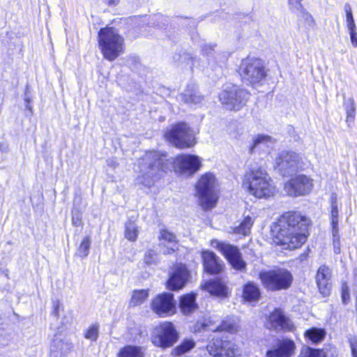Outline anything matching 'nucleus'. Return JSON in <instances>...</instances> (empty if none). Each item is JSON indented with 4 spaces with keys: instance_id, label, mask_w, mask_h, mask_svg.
Segmentation results:
<instances>
[{
    "instance_id": "56",
    "label": "nucleus",
    "mask_w": 357,
    "mask_h": 357,
    "mask_svg": "<svg viewBox=\"0 0 357 357\" xmlns=\"http://www.w3.org/2000/svg\"><path fill=\"white\" fill-rule=\"evenodd\" d=\"M180 58H181V52L180 50L173 56V61L177 65H180Z\"/></svg>"
},
{
    "instance_id": "36",
    "label": "nucleus",
    "mask_w": 357,
    "mask_h": 357,
    "mask_svg": "<svg viewBox=\"0 0 357 357\" xmlns=\"http://www.w3.org/2000/svg\"><path fill=\"white\" fill-rule=\"evenodd\" d=\"M338 208L336 202V198L333 195L331 197V225L332 230L336 232L338 228Z\"/></svg>"
},
{
    "instance_id": "29",
    "label": "nucleus",
    "mask_w": 357,
    "mask_h": 357,
    "mask_svg": "<svg viewBox=\"0 0 357 357\" xmlns=\"http://www.w3.org/2000/svg\"><path fill=\"white\" fill-rule=\"evenodd\" d=\"M271 137L266 135H258L253 139L252 144L249 147V153H254L257 150L263 149L267 146L268 143L271 142Z\"/></svg>"
},
{
    "instance_id": "49",
    "label": "nucleus",
    "mask_w": 357,
    "mask_h": 357,
    "mask_svg": "<svg viewBox=\"0 0 357 357\" xmlns=\"http://www.w3.org/2000/svg\"><path fill=\"white\" fill-rule=\"evenodd\" d=\"M332 235L334 252L335 254H340L341 249L339 230H336V232H335L334 230H332Z\"/></svg>"
},
{
    "instance_id": "19",
    "label": "nucleus",
    "mask_w": 357,
    "mask_h": 357,
    "mask_svg": "<svg viewBox=\"0 0 357 357\" xmlns=\"http://www.w3.org/2000/svg\"><path fill=\"white\" fill-rule=\"evenodd\" d=\"M331 277V270L327 266L322 265L317 270L316 283L319 292L324 296H328L331 294L332 287Z\"/></svg>"
},
{
    "instance_id": "42",
    "label": "nucleus",
    "mask_w": 357,
    "mask_h": 357,
    "mask_svg": "<svg viewBox=\"0 0 357 357\" xmlns=\"http://www.w3.org/2000/svg\"><path fill=\"white\" fill-rule=\"evenodd\" d=\"M299 357H326V356L321 349L306 347L302 349Z\"/></svg>"
},
{
    "instance_id": "43",
    "label": "nucleus",
    "mask_w": 357,
    "mask_h": 357,
    "mask_svg": "<svg viewBox=\"0 0 357 357\" xmlns=\"http://www.w3.org/2000/svg\"><path fill=\"white\" fill-rule=\"evenodd\" d=\"M159 238L172 245H176L178 242L176 235L167 229H160Z\"/></svg>"
},
{
    "instance_id": "34",
    "label": "nucleus",
    "mask_w": 357,
    "mask_h": 357,
    "mask_svg": "<svg viewBox=\"0 0 357 357\" xmlns=\"http://www.w3.org/2000/svg\"><path fill=\"white\" fill-rule=\"evenodd\" d=\"M253 222L254 221L250 216L248 215L245 217L241 224L234 228V232L243 236L248 235L250 233Z\"/></svg>"
},
{
    "instance_id": "57",
    "label": "nucleus",
    "mask_w": 357,
    "mask_h": 357,
    "mask_svg": "<svg viewBox=\"0 0 357 357\" xmlns=\"http://www.w3.org/2000/svg\"><path fill=\"white\" fill-rule=\"evenodd\" d=\"M107 1L109 6L116 5L119 2V0H107Z\"/></svg>"
},
{
    "instance_id": "20",
    "label": "nucleus",
    "mask_w": 357,
    "mask_h": 357,
    "mask_svg": "<svg viewBox=\"0 0 357 357\" xmlns=\"http://www.w3.org/2000/svg\"><path fill=\"white\" fill-rule=\"evenodd\" d=\"M179 99L189 107H196L200 105L204 96L200 94L195 84H188L184 91L180 94Z\"/></svg>"
},
{
    "instance_id": "44",
    "label": "nucleus",
    "mask_w": 357,
    "mask_h": 357,
    "mask_svg": "<svg viewBox=\"0 0 357 357\" xmlns=\"http://www.w3.org/2000/svg\"><path fill=\"white\" fill-rule=\"evenodd\" d=\"M144 261L147 265L156 264L158 261V254L154 250H149L145 252Z\"/></svg>"
},
{
    "instance_id": "21",
    "label": "nucleus",
    "mask_w": 357,
    "mask_h": 357,
    "mask_svg": "<svg viewBox=\"0 0 357 357\" xmlns=\"http://www.w3.org/2000/svg\"><path fill=\"white\" fill-rule=\"evenodd\" d=\"M73 348L71 342L56 335L50 344V357H66Z\"/></svg>"
},
{
    "instance_id": "13",
    "label": "nucleus",
    "mask_w": 357,
    "mask_h": 357,
    "mask_svg": "<svg viewBox=\"0 0 357 357\" xmlns=\"http://www.w3.org/2000/svg\"><path fill=\"white\" fill-rule=\"evenodd\" d=\"M300 167L299 155L293 151H282L275 159V168L282 176H290Z\"/></svg>"
},
{
    "instance_id": "35",
    "label": "nucleus",
    "mask_w": 357,
    "mask_h": 357,
    "mask_svg": "<svg viewBox=\"0 0 357 357\" xmlns=\"http://www.w3.org/2000/svg\"><path fill=\"white\" fill-rule=\"evenodd\" d=\"M195 347L193 340L185 339L178 346L174 349L175 356H181L192 349Z\"/></svg>"
},
{
    "instance_id": "52",
    "label": "nucleus",
    "mask_w": 357,
    "mask_h": 357,
    "mask_svg": "<svg viewBox=\"0 0 357 357\" xmlns=\"http://www.w3.org/2000/svg\"><path fill=\"white\" fill-rule=\"evenodd\" d=\"M155 20L160 23L158 24V26L161 28H166L169 25L170 19L168 17L160 14L155 15Z\"/></svg>"
},
{
    "instance_id": "59",
    "label": "nucleus",
    "mask_w": 357,
    "mask_h": 357,
    "mask_svg": "<svg viewBox=\"0 0 357 357\" xmlns=\"http://www.w3.org/2000/svg\"><path fill=\"white\" fill-rule=\"evenodd\" d=\"M218 14H219V15H220H220H222V17H223V18H224V17H226V15H227V14H226V13H223V12H222V11H219V12H218Z\"/></svg>"
},
{
    "instance_id": "50",
    "label": "nucleus",
    "mask_w": 357,
    "mask_h": 357,
    "mask_svg": "<svg viewBox=\"0 0 357 357\" xmlns=\"http://www.w3.org/2000/svg\"><path fill=\"white\" fill-rule=\"evenodd\" d=\"M301 13V17L304 20L305 24L310 26L312 27L315 24L314 20L312 15L309 13L305 9L302 10Z\"/></svg>"
},
{
    "instance_id": "10",
    "label": "nucleus",
    "mask_w": 357,
    "mask_h": 357,
    "mask_svg": "<svg viewBox=\"0 0 357 357\" xmlns=\"http://www.w3.org/2000/svg\"><path fill=\"white\" fill-rule=\"evenodd\" d=\"M211 245L225 257L234 269L240 271L245 270L246 262L237 246L218 240L211 241Z\"/></svg>"
},
{
    "instance_id": "40",
    "label": "nucleus",
    "mask_w": 357,
    "mask_h": 357,
    "mask_svg": "<svg viewBox=\"0 0 357 357\" xmlns=\"http://www.w3.org/2000/svg\"><path fill=\"white\" fill-rule=\"evenodd\" d=\"M84 336L86 339L96 342L99 336V325L94 324L91 325L84 332Z\"/></svg>"
},
{
    "instance_id": "55",
    "label": "nucleus",
    "mask_w": 357,
    "mask_h": 357,
    "mask_svg": "<svg viewBox=\"0 0 357 357\" xmlns=\"http://www.w3.org/2000/svg\"><path fill=\"white\" fill-rule=\"evenodd\" d=\"M177 249L176 245H172L171 247H167L166 249L164 250L163 253L165 255H172L175 252Z\"/></svg>"
},
{
    "instance_id": "38",
    "label": "nucleus",
    "mask_w": 357,
    "mask_h": 357,
    "mask_svg": "<svg viewBox=\"0 0 357 357\" xmlns=\"http://www.w3.org/2000/svg\"><path fill=\"white\" fill-rule=\"evenodd\" d=\"M91 243L90 236H85L77 250L76 255L82 259L86 258L89 253Z\"/></svg>"
},
{
    "instance_id": "23",
    "label": "nucleus",
    "mask_w": 357,
    "mask_h": 357,
    "mask_svg": "<svg viewBox=\"0 0 357 357\" xmlns=\"http://www.w3.org/2000/svg\"><path fill=\"white\" fill-rule=\"evenodd\" d=\"M215 47L216 45H204L202 49V54L206 56L209 65L213 66L217 64L222 67L226 63L229 54L227 52L218 53L215 50Z\"/></svg>"
},
{
    "instance_id": "31",
    "label": "nucleus",
    "mask_w": 357,
    "mask_h": 357,
    "mask_svg": "<svg viewBox=\"0 0 357 357\" xmlns=\"http://www.w3.org/2000/svg\"><path fill=\"white\" fill-rule=\"evenodd\" d=\"M343 105L347 114L346 122L348 126H350L354 122L356 115V104L354 100L352 98L345 100Z\"/></svg>"
},
{
    "instance_id": "32",
    "label": "nucleus",
    "mask_w": 357,
    "mask_h": 357,
    "mask_svg": "<svg viewBox=\"0 0 357 357\" xmlns=\"http://www.w3.org/2000/svg\"><path fill=\"white\" fill-rule=\"evenodd\" d=\"M149 296V291L147 289L135 290L132 292L130 301L132 306H137L143 303Z\"/></svg>"
},
{
    "instance_id": "60",
    "label": "nucleus",
    "mask_w": 357,
    "mask_h": 357,
    "mask_svg": "<svg viewBox=\"0 0 357 357\" xmlns=\"http://www.w3.org/2000/svg\"><path fill=\"white\" fill-rule=\"evenodd\" d=\"M179 20H180V19H179L178 17H174V21Z\"/></svg>"
},
{
    "instance_id": "6",
    "label": "nucleus",
    "mask_w": 357,
    "mask_h": 357,
    "mask_svg": "<svg viewBox=\"0 0 357 357\" xmlns=\"http://www.w3.org/2000/svg\"><path fill=\"white\" fill-rule=\"evenodd\" d=\"M250 92L233 84H227L219 93V100L227 109L238 111L246 105Z\"/></svg>"
},
{
    "instance_id": "9",
    "label": "nucleus",
    "mask_w": 357,
    "mask_h": 357,
    "mask_svg": "<svg viewBox=\"0 0 357 357\" xmlns=\"http://www.w3.org/2000/svg\"><path fill=\"white\" fill-rule=\"evenodd\" d=\"M166 139L177 148H189L195 144L192 131L187 123L181 122L175 124L165 133Z\"/></svg>"
},
{
    "instance_id": "33",
    "label": "nucleus",
    "mask_w": 357,
    "mask_h": 357,
    "mask_svg": "<svg viewBox=\"0 0 357 357\" xmlns=\"http://www.w3.org/2000/svg\"><path fill=\"white\" fill-rule=\"evenodd\" d=\"M253 222L254 221L250 216L248 215L245 217L241 224L234 228V232L243 236L248 235L250 233Z\"/></svg>"
},
{
    "instance_id": "12",
    "label": "nucleus",
    "mask_w": 357,
    "mask_h": 357,
    "mask_svg": "<svg viewBox=\"0 0 357 357\" xmlns=\"http://www.w3.org/2000/svg\"><path fill=\"white\" fill-rule=\"evenodd\" d=\"M178 338V334L174 324L164 322L156 329V334L152 337V342L155 346L165 349L173 346Z\"/></svg>"
},
{
    "instance_id": "30",
    "label": "nucleus",
    "mask_w": 357,
    "mask_h": 357,
    "mask_svg": "<svg viewBox=\"0 0 357 357\" xmlns=\"http://www.w3.org/2000/svg\"><path fill=\"white\" fill-rule=\"evenodd\" d=\"M144 354L140 347L135 345H126L121 348L117 357H143Z\"/></svg>"
},
{
    "instance_id": "45",
    "label": "nucleus",
    "mask_w": 357,
    "mask_h": 357,
    "mask_svg": "<svg viewBox=\"0 0 357 357\" xmlns=\"http://www.w3.org/2000/svg\"><path fill=\"white\" fill-rule=\"evenodd\" d=\"M347 338L351 349V357H357V336L349 334L347 335Z\"/></svg>"
},
{
    "instance_id": "39",
    "label": "nucleus",
    "mask_w": 357,
    "mask_h": 357,
    "mask_svg": "<svg viewBox=\"0 0 357 357\" xmlns=\"http://www.w3.org/2000/svg\"><path fill=\"white\" fill-rule=\"evenodd\" d=\"M181 52V58H180V65L185 63L189 66L191 69L196 66L197 63L198 64V59L197 57H194L191 55V54L186 52L183 50H180Z\"/></svg>"
},
{
    "instance_id": "25",
    "label": "nucleus",
    "mask_w": 357,
    "mask_h": 357,
    "mask_svg": "<svg viewBox=\"0 0 357 357\" xmlns=\"http://www.w3.org/2000/svg\"><path fill=\"white\" fill-rule=\"evenodd\" d=\"M204 287L213 296L221 298H225L227 296V287L220 280H209L205 283Z\"/></svg>"
},
{
    "instance_id": "15",
    "label": "nucleus",
    "mask_w": 357,
    "mask_h": 357,
    "mask_svg": "<svg viewBox=\"0 0 357 357\" xmlns=\"http://www.w3.org/2000/svg\"><path fill=\"white\" fill-rule=\"evenodd\" d=\"M153 310L160 317L169 316L176 312V301L172 293H163L156 296L151 303Z\"/></svg>"
},
{
    "instance_id": "53",
    "label": "nucleus",
    "mask_w": 357,
    "mask_h": 357,
    "mask_svg": "<svg viewBox=\"0 0 357 357\" xmlns=\"http://www.w3.org/2000/svg\"><path fill=\"white\" fill-rule=\"evenodd\" d=\"M351 43L354 47H357V32L356 30L349 31Z\"/></svg>"
},
{
    "instance_id": "8",
    "label": "nucleus",
    "mask_w": 357,
    "mask_h": 357,
    "mask_svg": "<svg viewBox=\"0 0 357 357\" xmlns=\"http://www.w3.org/2000/svg\"><path fill=\"white\" fill-rule=\"evenodd\" d=\"M215 177L208 172L203 174L197 185V194L204 210H208L216 204L218 197L215 192Z\"/></svg>"
},
{
    "instance_id": "18",
    "label": "nucleus",
    "mask_w": 357,
    "mask_h": 357,
    "mask_svg": "<svg viewBox=\"0 0 357 357\" xmlns=\"http://www.w3.org/2000/svg\"><path fill=\"white\" fill-rule=\"evenodd\" d=\"M202 257L204 271L207 273L216 275L222 273L224 263L213 252L204 250L202 252Z\"/></svg>"
},
{
    "instance_id": "4",
    "label": "nucleus",
    "mask_w": 357,
    "mask_h": 357,
    "mask_svg": "<svg viewBox=\"0 0 357 357\" xmlns=\"http://www.w3.org/2000/svg\"><path fill=\"white\" fill-rule=\"evenodd\" d=\"M123 38L113 27L101 28L98 31V43L105 59L112 61L122 52Z\"/></svg>"
},
{
    "instance_id": "41",
    "label": "nucleus",
    "mask_w": 357,
    "mask_h": 357,
    "mask_svg": "<svg viewBox=\"0 0 357 357\" xmlns=\"http://www.w3.org/2000/svg\"><path fill=\"white\" fill-rule=\"evenodd\" d=\"M344 8L346 13V22L347 29H349V31L356 30V26L354 22L351 6L349 3H346L344 5Z\"/></svg>"
},
{
    "instance_id": "47",
    "label": "nucleus",
    "mask_w": 357,
    "mask_h": 357,
    "mask_svg": "<svg viewBox=\"0 0 357 357\" xmlns=\"http://www.w3.org/2000/svg\"><path fill=\"white\" fill-rule=\"evenodd\" d=\"M303 0H288V5L289 9L294 12H301L305 8L303 6L302 1Z\"/></svg>"
},
{
    "instance_id": "1",
    "label": "nucleus",
    "mask_w": 357,
    "mask_h": 357,
    "mask_svg": "<svg viewBox=\"0 0 357 357\" xmlns=\"http://www.w3.org/2000/svg\"><path fill=\"white\" fill-rule=\"evenodd\" d=\"M200 158L195 155H181L174 160L167 154L151 151L146 154L140 163V174L136 178V185L150 189L162 173L172 168L181 175L191 176L201 167Z\"/></svg>"
},
{
    "instance_id": "26",
    "label": "nucleus",
    "mask_w": 357,
    "mask_h": 357,
    "mask_svg": "<svg viewBox=\"0 0 357 357\" xmlns=\"http://www.w3.org/2000/svg\"><path fill=\"white\" fill-rule=\"evenodd\" d=\"M202 326L204 329H206L208 327V330L213 332L226 331L229 333L234 332L237 327L236 320L233 317H226L221 321L220 324L216 326H209L205 323L202 324Z\"/></svg>"
},
{
    "instance_id": "5",
    "label": "nucleus",
    "mask_w": 357,
    "mask_h": 357,
    "mask_svg": "<svg viewBox=\"0 0 357 357\" xmlns=\"http://www.w3.org/2000/svg\"><path fill=\"white\" fill-rule=\"evenodd\" d=\"M259 278L264 288L271 291L288 289L293 282L291 273L287 269L281 268L261 271Z\"/></svg>"
},
{
    "instance_id": "16",
    "label": "nucleus",
    "mask_w": 357,
    "mask_h": 357,
    "mask_svg": "<svg viewBox=\"0 0 357 357\" xmlns=\"http://www.w3.org/2000/svg\"><path fill=\"white\" fill-rule=\"evenodd\" d=\"M190 272L184 264L177 266L169 275L167 281V287L172 291L183 289L188 281Z\"/></svg>"
},
{
    "instance_id": "27",
    "label": "nucleus",
    "mask_w": 357,
    "mask_h": 357,
    "mask_svg": "<svg viewBox=\"0 0 357 357\" xmlns=\"http://www.w3.org/2000/svg\"><path fill=\"white\" fill-rule=\"evenodd\" d=\"M179 307L184 314H189L197 308L196 296L194 294H185L181 297Z\"/></svg>"
},
{
    "instance_id": "51",
    "label": "nucleus",
    "mask_w": 357,
    "mask_h": 357,
    "mask_svg": "<svg viewBox=\"0 0 357 357\" xmlns=\"http://www.w3.org/2000/svg\"><path fill=\"white\" fill-rule=\"evenodd\" d=\"M72 223L75 227H79L82 225V214L78 210H73L72 211Z\"/></svg>"
},
{
    "instance_id": "14",
    "label": "nucleus",
    "mask_w": 357,
    "mask_h": 357,
    "mask_svg": "<svg viewBox=\"0 0 357 357\" xmlns=\"http://www.w3.org/2000/svg\"><path fill=\"white\" fill-rule=\"evenodd\" d=\"M208 354L213 357H234L236 346L227 337H213L206 346Z\"/></svg>"
},
{
    "instance_id": "22",
    "label": "nucleus",
    "mask_w": 357,
    "mask_h": 357,
    "mask_svg": "<svg viewBox=\"0 0 357 357\" xmlns=\"http://www.w3.org/2000/svg\"><path fill=\"white\" fill-rule=\"evenodd\" d=\"M271 328L275 331H291L294 326L280 310L275 309L268 317Z\"/></svg>"
},
{
    "instance_id": "54",
    "label": "nucleus",
    "mask_w": 357,
    "mask_h": 357,
    "mask_svg": "<svg viewBox=\"0 0 357 357\" xmlns=\"http://www.w3.org/2000/svg\"><path fill=\"white\" fill-rule=\"evenodd\" d=\"M60 305H61V304H60L59 301H58L53 303L54 308H53L52 314L56 318L59 317Z\"/></svg>"
},
{
    "instance_id": "2",
    "label": "nucleus",
    "mask_w": 357,
    "mask_h": 357,
    "mask_svg": "<svg viewBox=\"0 0 357 357\" xmlns=\"http://www.w3.org/2000/svg\"><path fill=\"white\" fill-rule=\"evenodd\" d=\"M310 220L298 212H287L273 229L274 242L284 249L300 248L307 240Z\"/></svg>"
},
{
    "instance_id": "28",
    "label": "nucleus",
    "mask_w": 357,
    "mask_h": 357,
    "mask_svg": "<svg viewBox=\"0 0 357 357\" xmlns=\"http://www.w3.org/2000/svg\"><path fill=\"white\" fill-rule=\"evenodd\" d=\"M326 331L321 328L312 327L305 332V337L312 344L321 342L326 337Z\"/></svg>"
},
{
    "instance_id": "46",
    "label": "nucleus",
    "mask_w": 357,
    "mask_h": 357,
    "mask_svg": "<svg viewBox=\"0 0 357 357\" xmlns=\"http://www.w3.org/2000/svg\"><path fill=\"white\" fill-rule=\"evenodd\" d=\"M24 103H25V108L26 110H28L31 114L33 113V107L31 105L32 102V96L29 90V86L26 85L24 92Z\"/></svg>"
},
{
    "instance_id": "11",
    "label": "nucleus",
    "mask_w": 357,
    "mask_h": 357,
    "mask_svg": "<svg viewBox=\"0 0 357 357\" xmlns=\"http://www.w3.org/2000/svg\"><path fill=\"white\" fill-rule=\"evenodd\" d=\"M313 188V180L304 174L296 175L284 184V191L289 196L299 197L309 194Z\"/></svg>"
},
{
    "instance_id": "3",
    "label": "nucleus",
    "mask_w": 357,
    "mask_h": 357,
    "mask_svg": "<svg viewBox=\"0 0 357 357\" xmlns=\"http://www.w3.org/2000/svg\"><path fill=\"white\" fill-rule=\"evenodd\" d=\"M243 185L259 199L272 197L276 191L271 177L262 167H251L244 175Z\"/></svg>"
},
{
    "instance_id": "48",
    "label": "nucleus",
    "mask_w": 357,
    "mask_h": 357,
    "mask_svg": "<svg viewBox=\"0 0 357 357\" xmlns=\"http://www.w3.org/2000/svg\"><path fill=\"white\" fill-rule=\"evenodd\" d=\"M341 298L343 304L347 305L350 300V291L349 288L346 282L342 284Z\"/></svg>"
},
{
    "instance_id": "17",
    "label": "nucleus",
    "mask_w": 357,
    "mask_h": 357,
    "mask_svg": "<svg viewBox=\"0 0 357 357\" xmlns=\"http://www.w3.org/2000/svg\"><path fill=\"white\" fill-rule=\"evenodd\" d=\"M296 344L292 340H278L275 345L266 351L267 357H291L295 351Z\"/></svg>"
},
{
    "instance_id": "58",
    "label": "nucleus",
    "mask_w": 357,
    "mask_h": 357,
    "mask_svg": "<svg viewBox=\"0 0 357 357\" xmlns=\"http://www.w3.org/2000/svg\"><path fill=\"white\" fill-rule=\"evenodd\" d=\"M108 165H111L113 167H115L116 166V162L113 160H107Z\"/></svg>"
},
{
    "instance_id": "7",
    "label": "nucleus",
    "mask_w": 357,
    "mask_h": 357,
    "mask_svg": "<svg viewBox=\"0 0 357 357\" xmlns=\"http://www.w3.org/2000/svg\"><path fill=\"white\" fill-rule=\"evenodd\" d=\"M238 72L243 82L252 85L259 83L266 76L263 61L255 57L243 59Z\"/></svg>"
},
{
    "instance_id": "24",
    "label": "nucleus",
    "mask_w": 357,
    "mask_h": 357,
    "mask_svg": "<svg viewBox=\"0 0 357 357\" xmlns=\"http://www.w3.org/2000/svg\"><path fill=\"white\" fill-rule=\"evenodd\" d=\"M242 298L245 302L253 303L261 298L259 287L253 282H248L243 285Z\"/></svg>"
},
{
    "instance_id": "37",
    "label": "nucleus",
    "mask_w": 357,
    "mask_h": 357,
    "mask_svg": "<svg viewBox=\"0 0 357 357\" xmlns=\"http://www.w3.org/2000/svg\"><path fill=\"white\" fill-rule=\"evenodd\" d=\"M139 234L138 227L132 221H128L125 225V237L130 241H135Z\"/></svg>"
}]
</instances>
